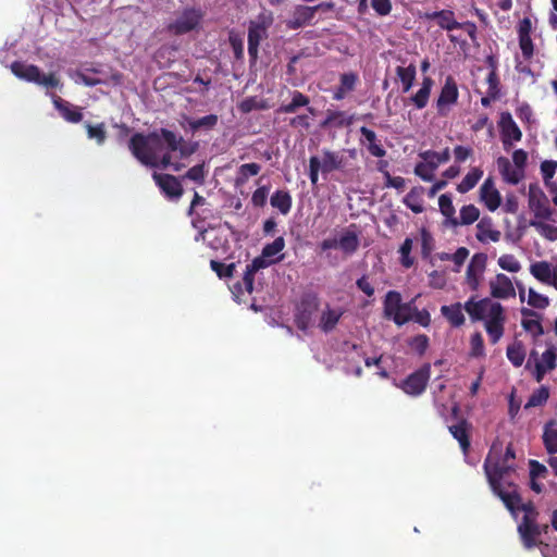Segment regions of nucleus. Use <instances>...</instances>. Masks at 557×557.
<instances>
[{
  "instance_id": "obj_3",
  "label": "nucleus",
  "mask_w": 557,
  "mask_h": 557,
  "mask_svg": "<svg viewBox=\"0 0 557 557\" xmlns=\"http://www.w3.org/2000/svg\"><path fill=\"white\" fill-rule=\"evenodd\" d=\"M465 310L472 321L483 322L484 330L492 344H497L505 333L507 315L505 307L492 298L475 297L469 298L465 305Z\"/></svg>"
},
{
  "instance_id": "obj_25",
  "label": "nucleus",
  "mask_w": 557,
  "mask_h": 557,
  "mask_svg": "<svg viewBox=\"0 0 557 557\" xmlns=\"http://www.w3.org/2000/svg\"><path fill=\"white\" fill-rule=\"evenodd\" d=\"M521 315V325L527 332L533 334L534 336L543 334V327L540 322V317L535 311L528 308H522Z\"/></svg>"
},
{
  "instance_id": "obj_33",
  "label": "nucleus",
  "mask_w": 557,
  "mask_h": 557,
  "mask_svg": "<svg viewBox=\"0 0 557 557\" xmlns=\"http://www.w3.org/2000/svg\"><path fill=\"white\" fill-rule=\"evenodd\" d=\"M483 176V170L481 168L474 166L471 168L461 182L457 185V191L460 194H466L473 189L479 181Z\"/></svg>"
},
{
  "instance_id": "obj_18",
  "label": "nucleus",
  "mask_w": 557,
  "mask_h": 557,
  "mask_svg": "<svg viewBox=\"0 0 557 557\" xmlns=\"http://www.w3.org/2000/svg\"><path fill=\"white\" fill-rule=\"evenodd\" d=\"M344 313V307L331 306L326 304L320 311L318 327L324 333L332 332L336 327Z\"/></svg>"
},
{
  "instance_id": "obj_38",
  "label": "nucleus",
  "mask_w": 557,
  "mask_h": 557,
  "mask_svg": "<svg viewBox=\"0 0 557 557\" xmlns=\"http://www.w3.org/2000/svg\"><path fill=\"white\" fill-rule=\"evenodd\" d=\"M508 360L517 368L521 367L525 359V350L522 343L513 342L507 347L506 351Z\"/></svg>"
},
{
  "instance_id": "obj_24",
  "label": "nucleus",
  "mask_w": 557,
  "mask_h": 557,
  "mask_svg": "<svg viewBox=\"0 0 557 557\" xmlns=\"http://www.w3.org/2000/svg\"><path fill=\"white\" fill-rule=\"evenodd\" d=\"M531 275L536 278L539 282L550 285L553 280V274L555 270V265L547 261H536L531 263L530 268Z\"/></svg>"
},
{
  "instance_id": "obj_64",
  "label": "nucleus",
  "mask_w": 557,
  "mask_h": 557,
  "mask_svg": "<svg viewBox=\"0 0 557 557\" xmlns=\"http://www.w3.org/2000/svg\"><path fill=\"white\" fill-rule=\"evenodd\" d=\"M231 290H232V294H233V296H234V299H235L237 302H243V301H245V298H244L245 294L250 295V294L252 293V290H251V292H248V290L246 289L245 281H244V280H243V282H242V283H237V284H235V285L232 287V289H231Z\"/></svg>"
},
{
  "instance_id": "obj_4",
  "label": "nucleus",
  "mask_w": 557,
  "mask_h": 557,
  "mask_svg": "<svg viewBox=\"0 0 557 557\" xmlns=\"http://www.w3.org/2000/svg\"><path fill=\"white\" fill-rule=\"evenodd\" d=\"M285 248V240L282 236L276 237L272 243L267 244L261 256L255 258L251 263L246 267L244 273L245 286L248 292L253 290L255 273L260 269H264L283 260L282 251Z\"/></svg>"
},
{
  "instance_id": "obj_36",
  "label": "nucleus",
  "mask_w": 557,
  "mask_h": 557,
  "mask_svg": "<svg viewBox=\"0 0 557 557\" xmlns=\"http://www.w3.org/2000/svg\"><path fill=\"white\" fill-rule=\"evenodd\" d=\"M396 74L403 85V91L408 92L413 85L416 79L417 70L413 64H409L408 66H398L396 69Z\"/></svg>"
},
{
  "instance_id": "obj_40",
  "label": "nucleus",
  "mask_w": 557,
  "mask_h": 557,
  "mask_svg": "<svg viewBox=\"0 0 557 557\" xmlns=\"http://www.w3.org/2000/svg\"><path fill=\"white\" fill-rule=\"evenodd\" d=\"M401 305L400 294L395 290H389L384 299V315L389 319Z\"/></svg>"
},
{
  "instance_id": "obj_42",
  "label": "nucleus",
  "mask_w": 557,
  "mask_h": 557,
  "mask_svg": "<svg viewBox=\"0 0 557 557\" xmlns=\"http://www.w3.org/2000/svg\"><path fill=\"white\" fill-rule=\"evenodd\" d=\"M497 264L502 270L509 273H518L521 270V263L510 253L502 255L497 260Z\"/></svg>"
},
{
  "instance_id": "obj_43",
  "label": "nucleus",
  "mask_w": 557,
  "mask_h": 557,
  "mask_svg": "<svg viewBox=\"0 0 557 557\" xmlns=\"http://www.w3.org/2000/svg\"><path fill=\"white\" fill-rule=\"evenodd\" d=\"M412 318L413 315L411 304H403L398 310L394 312L389 320H393L397 325L400 326L410 321Z\"/></svg>"
},
{
  "instance_id": "obj_6",
  "label": "nucleus",
  "mask_w": 557,
  "mask_h": 557,
  "mask_svg": "<svg viewBox=\"0 0 557 557\" xmlns=\"http://www.w3.org/2000/svg\"><path fill=\"white\" fill-rule=\"evenodd\" d=\"M11 71L20 79L35 83L47 89L58 88L60 86V79L55 74H45L39 70V67L33 64H26L24 62H13L11 64Z\"/></svg>"
},
{
  "instance_id": "obj_26",
  "label": "nucleus",
  "mask_w": 557,
  "mask_h": 557,
  "mask_svg": "<svg viewBox=\"0 0 557 557\" xmlns=\"http://www.w3.org/2000/svg\"><path fill=\"white\" fill-rule=\"evenodd\" d=\"M52 101L55 109L66 121L75 123L82 120V113L78 107L69 103L57 96H52Z\"/></svg>"
},
{
  "instance_id": "obj_28",
  "label": "nucleus",
  "mask_w": 557,
  "mask_h": 557,
  "mask_svg": "<svg viewBox=\"0 0 557 557\" xmlns=\"http://www.w3.org/2000/svg\"><path fill=\"white\" fill-rule=\"evenodd\" d=\"M360 133L362 135V140L361 143L367 147V149L369 150V152L374 156V157H377V158H381V157H384L386 151L385 149L377 143V139H376V134L366 127V126H362L360 128Z\"/></svg>"
},
{
  "instance_id": "obj_13",
  "label": "nucleus",
  "mask_w": 557,
  "mask_h": 557,
  "mask_svg": "<svg viewBox=\"0 0 557 557\" xmlns=\"http://www.w3.org/2000/svg\"><path fill=\"white\" fill-rule=\"evenodd\" d=\"M431 367L429 364L423 366L412 374H410L401 383L396 384L407 395L419 396L426 387L428 381L430 380Z\"/></svg>"
},
{
  "instance_id": "obj_52",
  "label": "nucleus",
  "mask_w": 557,
  "mask_h": 557,
  "mask_svg": "<svg viewBox=\"0 0 557 557\" xmlns=\"http://www.w3.org/2000/svg\"><path fill=\"white\" fill-rule=\"evenodd\" d=\"M412 239L411 238H406L404 240V243L401 244L400 248H399V253H400V263L405 267V268H410L413 265V258L410 257V253H411V250H412Z\"/></svg>"
},
{
  "instance_id": "obj_56",
  "label": "nucleus",
  "mask_w": 557,
  "mask_h": 557,
  "mask_svg": "<svg viewBox=\"0 0 557 557\" xmlns=\"http://www.w3.org/2000/svg\"><path fill=\"white\" fill-rule=\"evenodd\" d=\"M210 264L211 269L218 274L220 278L230 277L233 275V271L235 268L234 263L225 265L221 262L212 260Z\"/></svg>"
},
{
  "instance_id": "obj_63",
  "label": "nucleus",
  "mask_w": 557,
  "mask_h": 557,
  "mask_svg": "<svg viewBox=\"0 0 557 557\" xmlns=\"http://www.w3.org/2000/svg\"><path fill=\"white\" fill-rule=\"evenodd\" d=\"M519 46L525 59H530L533 55V44L531 36L519 37Z\"/></svg>"
},
{
  "instance_id": "obj_10",
  "label": "nucleus",
  "mask_w": 557,
  "mask_h": 557,
  "mask_svg": "<svg viewBox=\"0 0 557 557\" xmlns=\"http://www.w3.org/2000/svg\"><path fill=\"white\" fill-rule=\"evenodd\" d=\"M490 297L493 300H509L516 298V287L511 277L497 273L487 282Z\"/></svg>"
},
{
  "instance_id": "obj_32",
  "label": "nucleus",
  "mask_w": 557,
  "mask_h": 557,
  "mask_svg": "<svg viewBox=\"0 0 557 557\" xmlns=\"http://www.w3.org/2000/svg\"><path fill=\"white\" fill-rule=\"evenodd\" d=\"M424 188L422 186L413 187L404 198V203L414 213H421L423 207Z\"/></svg>"
},
{
  "instance_id": "obj_50",
  "label": "nucleus",
  "mask_w": 557,
  "mask_h": 557,
  "mask_svg": "<svg viewBox=\"0 0 557 557\" xmlns=\"http://www.w3.org/2000/svg\"><path fill=\"white\" fill-rule=\"evenodd\" d=\"M543 441L549 453H557V429L555 426L547 425L545 428Z\"/></svg>"
},
{
  "instance_id": "obj_55",
  "label": "nucleus",
  "mask_w": 557,
  "mask_h": 557,
  "mask_svg": "<svg viewBox=\"0 0 557 557\" xmlns=\"http://www.w3.org/2000/svg\"><path fill=\"white\" fill-rule=\"evenodd\" d=\"M469 257V250L466 247H459L454 253H451V261L454 262V272H459L465 261Z\"/></svg>"
},
{
  "instance_id": "obj_60",
  "label": "nucleus",
  "mask_w": 557,
  "mask_h": 557,
  "mask_svg": "<svg viewBox=\"0 0 557 557\" xmlns=\"http://www.w3.org/2000/svg\"><path fill=\"white\" fill-rule=\"evenodd\" d=\"M453 153L455 161L457 163H462L472 154V149L466 146H456Z\"/></svg>"
},
{
  "instance_id": "obj_23",
  "label": "nucleus",
  "mask_w": 557,
  "mask_h": 557,
  "mask_svg": "<svg viewBox=\"0 0 557 557\" xmlns=\"http://www.w3.org/2000/svg\"><path fill=\"white\" fill-rule=\"evenodd\" d=\"M476 239L482 244L497 243L502 233L497 230L491 218H483L476 224Z\"/></svg>"
},
{
  "instance_id": "obj_45",
  "label": "nucleus",
  "mask_w": 557,
  "mask_h": 557,
  "mask_svg": "<svg viewBox=\"0 0 557 557\" xmlns=\"http://www.w3.org/2000/svg\"><path fill=\"white\" fill-rule=\"evenodd\" d=\"M449 431L451 435L459 442L461 449L466 453L469 448V440L467 435V428L465 423H459L456 425L449 426Z\"/></svg>"
},
{
  "instance_id": "obj_51",
  "label": "nucleus",
  "mask_w": 557,
  "mask_h": 557,
  "mask_svg": "<svg viewBox=\"0 0 557 557\" xmlns=\"http://www.w3.org/2000/svg\"><path fill=\"white\" fill-rule=\"evenodd\" d=\"M485 355L484 342L481 333L475 332L470 337V356L471 357H483Z\"/></svg>"
},
{
  "instance_id": "obj_53",
  "label": "nucleus",
  "mask_w": 557,
  "mask_h": 557,
  "mask_svg": "<svg viewBox=\"0 0 557 557\" xmlns=\"http://www.w3.org/2000/svg\"><path fill=\"white\" fill-rule=\"evenodd\" d=\"M87 134L90 139H95L99 145H101L106 139V131L104 124H86Z\"/></svg>"
},
{
  "instance_id": "obj_44",
  "label": "nucleus",
  "mask_w": 557,
  "mask_h": 557,
  "mask_svg": "<svg viewBox=\"0 0 557 557\" xmlns=\"http://www.w3.org/2000/svg\"><path fill=\"white\" fill-rule=\"evenodd\" d=\"M528 305L536 309H545L549 306V298L537 293L534 288L528 290Z\"/></svg>"
},
{
  "instance_id": "obj_16",
  "label": "nucleus",
  "mask_w": 557,
  "mask_h": 557,
  "mask_svg": "<svg viewBox=\"0 0 557 557\" xmlns=\"http://www.w3.org/2000/svg\"><path fill=\"white\" fill-rule=\"evenodd\" d=\"M528 205L532 213V218H541L546 213L555 211L548 202V199L544 191L535 186L530 185L528 190Z\"/></svg>"
},
{
  "instance_id": "obj_9",
  "label": "nucleus",
  "mask_w": 557,
  "mask_h": 557,
  "mask_svg": "<svg viewBox=\"0 0 557 557\" xmlns=\"http://www.w3.org/2000/svg\"><path fill=\"white\" fill-rule=\"evenodd\" d=\"M202 20V12L197 9H185L177 13L172 22L166 26L169 33L173 35H183L199 27Z\"/></svg>"
},
{
  "instance_id": "obj_62",
  "label": "nucleus",
  "mask_w": 557,
  "mask_h": 557,
  "mask_svg": "<svg viewBox=\"0 0 557 557\" xmlns=\"http://www.w3.org/2000/svg\"><path fill=\"white\" fill-rule=\"evenodd\" d=\"M371 5L380 15H387L392 10V3L389 0H372Z\"/></svg>"
},
{
  "instance_id": "obj_31",
  "label": "nucleus",
  "mask_w": 557,
  "mask_h": 557,
  "mask_svg": "<svg viewBox=\"0 0 557 557\" xmlns=\"http://www.w3.org/2000/svg\"><path fill=\"white\" fill-rule=\"evenodd\" d=\"M338 249L346 255H352L359 247V238L351 230L344 231L337 238Z\"/></svg>"
},
{
  "instance_id": "obj_29",
  "label": "nucleus",
  "mask_w": 557,
  "mask_h": 557,
  "mask_svg": "<svg viewBox=\"0 0 557 557\" xmlns=\"http://www.w3.org/2000/svg\"><path fill=\"white\" fill-rule=\"evenodd\" d=\"M433 84L434 82L431 77H424L419 90L411 96L410 101L418 110L426 107Z\"/></svg>"
},
{
  "instance_id": "obj_61",
  "label": "nucleus",
  "mask_w": 557,
  "mask_h": 557,
  "mask_svg": "<svg viewBox=\"0 0 557 557\" xmlns=\"http://www.w3.org/2000/svg\"><path fill=\"white\" fill-rule=\"evenodd\" d=\"M547 473V469L544 465L536 460H530V478L541 479Z\"/></svg>"
},
{
  "instance_id": "obj_48",
  "label": "nucleus",
  "mask_w": 557,
  "mask_h": 557,
  "mask_svg": "<svg viewBox=\"0 0 557 557\" xmlns=\"http://www.w3.org/2000/svg\"><path fill=\"white\" fill-rule=\"evenodd\" d=\"M549 397V391L546 386L535 389L528 399L525 407H537L546 403Z\"/></svg>"
},
{
  "instance_id": "obj_49",
  "label": "nucleus",
  "mask_w": 557,
  "mask_h": 557,
  "mask_svg": "<svg viewBox=\"0 0 557 557\" xmlns=\"http://www.w3.org/2000/svg\"><path fill=\"white\" fill-rule=\"evenodd\" d=\"M208 171L205 169V163L197 164L193 168H190L186 174L183 176V178H187L189 181L195 182L198 185H202Z\"/></svg>"
},
{
  "instance_id": "obj_12",
  "label": "nucleus",
  "mask_w": 557,
  "mask_h": 557,
  "mask_svg": "<svg viewBox=\"0 0 557 557\" xmlns=\"http://www.w3.org/2000/svg\"><path fill=\"white\" fill-rule=\"evenodd\" d=\"M346 154H348L351 159H355L357 152L355 149H349L339 152L323 150L322 157H319V165L321 166V172L326 174L333 171L345 170L348 165Z\"/></svg>"
},
{
  "instance_id": "obj_11",
  "label": "nucleus",
  "mask_w": 557,
  "mask_h": 557,
  "mask_svg": "<svg viewBox=\"0 0 557 557\" xmlns=\"http://www.w3.org/2000/svg\"><path fill=\"white\" fill-rule=\"evenodd\" d=\"M487 258L484 253H474L467 265L465 285L471 292H478L483 283Z\"/></svg>"
},
{
  "instance_id": "obj_58",
  "label": "nucleus",
  "mask_w": 557,
  "mask_h": 557,
  "mask_svg": "<svg viewBox=\"0 0 557 557\" xmlns=\"http://www.w3.org/2000/svg\"><path fill=\"white\" fill-rule=\"evenodd\" d=\"M319 172H321V166L319 165V157L313 156L309 160V177L312 185L318 184Z\"/></svg>"
},
{
  "instance_id": "obj_5",
  "label": "nucleus",
  "mask_w": 557,
  "mask_h": 557,
  "mask_svg": "<svg viewBox=\"0 0 557 557\" xmlns=\"http://www.w3.org/2000/svg\"><path fill=\"white\" fill-rule=\"evenodd\" d=\"M557 367V346L548 345L540 355L532 350L525 363L528 370L537 383L542 382L544 376Z\"/></svg>"
},
{
  "instance_id": "obj_59",
  "label": "nucleus",
  "mask_w": 557,
  "mask_h": 557,
  "mask_svg": "<svg viewBox=\"0 0 557 557\" xmlns=\"http://www.w3.org/2000/svg\"><path fill=\"white\" fill-rule=\"evenodd\" d=\"M429 284L434 288H443L446 285L445 274L438 271H433L429 274Z\"/></svg>"
},
{
  "instance_id": "obj_57",
  "label": "nucleus",
  "mask_w": 557,
  "mask_h": 557,
  "mask_svg": "<svg viewBox=\"0 0 557 557\" xmlns=\"http://www.w3.org/2000/svg\"><path fill=\"white\" fill-rule=\"evenodd\" d=\"M486 84H487V94L492 98H496L498 96L499 89H498V78L496 75L495 70H492L487 77H486Z\"/></svg>"
},
{
  "instance_id": "obj_8",
  "label": "nucleus",
  "mask_w": 557,
  "mask_h": 557,
  "mask_svg": "<svg viewBox=\"0 0 557 557\" xmlns=\"http://www.w3.org/2000/svg\"><path fill=\"white\" fill-rule=\"evenodd\" d=\"M273 23V14L270 11H262L255 21L250 22L248 30V53L251 58L256 59L258 55V48L267 37V30Z\"/></svg>"
},
{
  "instance_id": "obj_34",
  "label": "nucleus",
  "mask_w": 557,
  "mask_h": 557,
  "mask_svg": "<svg viewBox=\"0 0 557 557\" xmlns=\"http://www.w3.org/2000/svg\"><path fill=\"white\" fill-rule=\"evenodd\" d=\"M479 216L480 210L474 205L462 206L459 211V216H456V224H453V227L470 225L474 223Z\"/></svg>"
},
{
  "instance_id": "obj_17",
  "label": "nucleus",
  "mask_w": 557,
  "mask_h": 557,
  "mask_svg": "<svg viewBox=\"0 0 557 557\" xmlns=\"http://www.w3.org/2000/svg\"><path fill=\"white\" fill-rule=\"evenodd\" d=\"M458 95V88L455 81L451 77H447L436 101V108L440 115H446L449 112L451 106L457 102Z\"/></svg>"
},
{
  "instance_id": "obj_46",
  "label": "nucleus",
  "mask_w": 557,
  "mask_h": 557,
  "mask_svg": "<svg viewBox=\"0 0 557 557\" xmlns=\"http://www.w3.org/2000/svg\"><path fill=\"white\" fill-rule=\"evenodd\" d=\"M309 103V99L302 94L296 91L293 95L292 102L280 107L278 111L283 113H293L299 107H305Z\"/></svg>"
},
{
  "instance_id": "obj_30",
  "label": "nucleus",
  "mask_w": 557,
  "mask_h": 557,
  "mask_svg": "<svg viewBox=\"0 0 557 557\" xmlns=\"http://www.w3.org/2000/svg\"><path fill=\"white\" fill-rule=\"evenodd\" d=\"M440 211L445 218L444 224L453 227L456 224V210L453 203V198L448 194H443L438 198Z\"/></svg>"
},
{
  "instance_id": "obj_47",
  "label": "nucleus",
  "mask_w": 557,
  "mask_h": 557,
  "mask_svg": "<svg viewBox=\"0 0 557 557\" xmlns=\"http://www.w3.org/2000/svg\"><path fill=\"white\" fill-rule=\"evenodd\" d=\"M216 123H218V116L214 114H209V115L202 116L197 120H189L188 126L191 131H197L200 128L210 129V128L214 127Z\"/></svg>"
},
{
  "instance_id": "obj_54",
  "label": "nucleus",
  "mask_w": 557,
  "mask_h": 557,
  "mask_svg": "<svg viewBox=\"0 0 557 557\" xmlns=\"http://www.w3.org/2000/svg\"><path fill=\"white\" fill-rule=\"evenodd\" d=\"M556 170H557V161L546 160V161L542 162L541 173H542L543 180L547 186L550 185L548 183V181L553 178Z\"/></svg>"
},
{
  "instance_id": "obj_15",
  "label": "nucleus",
  "mask_w": 557,
  "mask_h": 557,
  "mask_svg": "<svg viewBox=\"0 0 557 557\" xmlns=\"http://www.w3.org/2000/svg\"><path fill=\"white\" fill-rule=\"evenodd\" d=\"M498 126L505 149H509L515 143L521 140L522 133L509 112L500 114Z\"/></svg>"
},
{
  "instance_id": "obj_21",
  "label": "nucleus",
  "mask_w": 557,
  "mask_h": 557,
  "mask_svg": "<svg viewBox=\"0 0 557 557\" xmlns=\"http://www.w3.org/2000/svg\"><path fill=\"white\" fill-rule=\"evenodd\" d=\"M496 166L504 182L510 185L519 184L524 177V171L520 170L506 157L496 159Z\"/></svg>"
},
{
  "instance_id": "obj_14",
  "label": "nucleus",
  "mask_w": 557,
  "mask_h": 557,
  "mask_svg": "<svg viewBox=\"0 0 557 557\" xmlns=\"http://www.w3.org/2000/svg\"><path fill=\"white\" fill-rule=\"evenodd\" d=\"M530 226H532L540 236L549 242L557 240V212L553 211L541 218H531Z\"/></svg>"
},
{
  "instance_id": "obj_1",
  "label": "nucleus",
  "mask_w": 557,
  "mask_h": 557,
  "mask_svg": "<svg viewBox=\"0 0 557 557\" xmlns=\"http://www.w3.org/2000/svg\"><path fill=\"white\" fill-rule=\"evenodd\" d=\"M515 453L510 446L503 451L498 443H494L484 462V471L494 494L505 504L512 516L517 518L522 511V521L518 525V532L528 549L542 544L541 535L546 533L548 525L536 523L537 511L531 503L523 504L517 486L511 481L515 471Z\"/></svg>"
},
{
  "instance_id": "obj_39",
  "label": "nucleus",
  "mask_w": 557,
  "mask_h": 557,
  "mask_svg": "<svg viewBox=\"0 0 557 557\" xmlns=\"http://www.w3.org/2000/svg\"><path fill=\"white\" fill-rule=\"evenodd\" d=\"M357 76L352 73L343 74L341 77V86L335 90L334 98L336 100L343 99L356 85Z\"/></svg>"
},
{
  "instance_id": "obj_27",
  "label": "nucleus",
  "mask_w": 557,
  "mask_h": 557,
  "mask_svg": "<svg viewBox=\"0 0 557 557\" xmlns=\"http://www.w3.org/2000/svg\"><path fill=\"white\" fill-rule=\"evenodd\" d=\"M463 309L465 307L460 302H456L449 306H442L441 313L454 327H459L466 321L462 312Z\"/></svg>"
},
{
  "instance_id": "obj_22",
  "label": "nucleus",
  "mask_w": 557,
  "mask_h": 557,
  "mask_svg": "<svg viewBox=\"0 0 557 557\" xmlns=\"http://www.w3.org/2000/svg\"><path fill=\"white\" fill-rule=\"evenodd\" d=\"M315 14L317 12L313 7L296 5L286 25L290 29H298L311 25L315 18Z\"/></svg>"
},
{
  "instance_id": "obj_19",
  "label": "nucleus",
  "mask_w": 557,
  "mask_h": 557,
  "mask_svg": "<svg viewBox=\"0 0 557 557\" xmlns=\"http://www.w3.org/2000/svg\"><path fill=\"white\" fill-rule=\"evenodd\" d=\"M480 200L491 212L496 211L502 205V196L495 187L494 180L487 177L480 187Z\"/></svg>"
},
{
  "instance_id": "obj_35",
  "label": "nucleus",
  "mask_w": 557,
  "mask_h": 557,
  "mask_svg": "<svg viewBox=\"0 0 557 557\" xmlns=\"http://www.w3.org/2000/svg\"><path fill=\"white\" fill-rule=\"evenodd\" d=\"M260 170V164L255 162L242 164L236 172L235 186L245 185L250 177L258 175Z\"/></svg>"
},
{
  "instance_id": "obj_2",
  "label": "nucleus",
  "mask_w": 557,
  "mask_h": 557,
  "mask_svg": "<svg viewBox=\"0 0 557 557\" xmlns=\"http://www.w3.org/2000/svg\"><path fill=\"white\" fill-rule=\"evenodd\" d=\"M197 148V143L185 141L168 129L148 135L135 134L129 140V149L140 163L175 172L185 166L184 160Z\"/></svg>"
},
{
  "instance_id": "obj_20",
  "label": "nucleus",
  "mask_w": 557,
  "mask_h": 557,
  "mask_svg": "<svg viewBox=\"0 0 557 557\" xmlns=\"http://www.w3.org/2000/svg\"><path fill=\"white\" fill-rule=\"evenodd\" d=\"M153 180L161 191L170 199H180L183 195V188L177 177L170 174H153Z\"/></svg>"
},
{
  "instance_id": "obj_41",
  "label": "nucleus",
  "mask_w": 557,
  "mask_h": 557,
  "mask_svg": "<svg viewBox=\"0 0 557 557\" xmlns=\"http://www.w3.org/2000/svg\"><path fill=\"white\" fill-rule=\"evenodd\" d=\"M437 24L446 30L462 28V23L457 22L454 12L449 10L441 11Z\"/></svg>"
},
{
  "instance_id": "obj_37",
  "label": "nucleus",
  "mask_w": 557,
  "mask_h": 557,
  "mask_svg": "<svg viewBox=\"0 0 557 557\" xmlns=\"http://www.w3.org/2000/svg\"><path fill=\"white\" fill-rule=\"evenodd\" d=\"M271 205L282 214H287L292 207V197L287 191L277 190L271 197Z\"/></svg>"
},
{
  "instance_id": "obj_7",
  "label": "nucleus",
  "mask_w": 557,
  "mask_h": 557,
  "mask_svg": "<svg viewBox=\"0 0 557 557\" xmlns=\"http://www.w3.org/2000/svg\"><path fill=\"white\" fill-rule=\"evenodd\" d=\"M420 158L422 161L414 166V173L423 181L432 182L437 168L449 161L450 151L448 148L443 151L426 150L420 153Z\"/></svg>"
}]
</instances>
